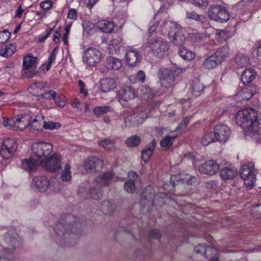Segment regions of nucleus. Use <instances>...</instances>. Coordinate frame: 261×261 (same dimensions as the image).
<instances>
[{
	"mask_svg": "<svg viewBox=\"0 0 261 261\" xmlns=\"http://www.w3.org/2000/svg\"><path fill=\"white\" fill-rule=\"evenodd\" d=\"M237 124L246 132L254 134L261 133V114L249 108L239 111L236 115Z\"/></svg>",
	"mask_w": 261,
	"mask_h": 261,
	"instance_id": "nucleus-1",
	"label": "nucleus"
},
{
	"mask_svg": "<svg viewBox=\"0 0 261 261\" xmlns=\"http://www.w3.org/2000/svg\"><path fill=\"white\" fill-rule=\"evenodd\" d=\"M159 29H161V33H165V31L169 29L168 37L174 44L181 46L185 41L186 38L182 33V29L180 25L176 22L172 21L169 19H165L162 21Z\"/></svg>",
	"mask_w": 261,
	"mask_h": 261,
	"instance_id": "nucleus-2",
	"label": "nucleus"
},
{
	"mask_svg": "<svg viewBox=\"0 0 261 261\" xmlns=\"http://www.w3.org/2000/svg\"><path fill=\"white\" fill-rule=\"evenodd\" d=\"M75 224L71 223L64 224L61 222L57 223L54 228L57 234V239L64 245L69 244L74 238L76 230Z\"/></svg>",
	"mask_w": 261,
	"mask_h": 261,
	"instance_id": "nucleus-3",
	"label": "nucleus"
},
{
	"mask_svg": "<svg viewBox=\"0 0 261 261\" xmlns=\"http://www.w3.org/2000/svg\"><path fill=\"white\" fill-rule=\"evenodd\" d=\"M5 242L8 246L0 245V261H10L7 256L11 254L13 250L21 245V239L16 232L9 233L5 237Z\"/></svg>",
	"mask_w": 261,
	"mask_h": 261,
	"instance_id": "nucleus-4",
	"label": "nucleus"
},
{
	"mask_svg": "<svg viewBox=\"0 0 261 261\" xmlns=\"http://www.w3.org/2000/svg\"><path fill=\"white\" fill-rule=\"evenodd\" d=\"M43 117L40 115H37L31 122V124L35 127L40 126V121H42ZM14 124L15 130H22L31 124V117L27 114H20L14 117Z\"/></svg>",
	"mask_w": 261,
	"mask_h": 261,
	"instance_id": "nucleus-5",
	"label": "nucleus"
},
{
	"mask_svg": "<svg viewBox=\"0 0 261 261\" xmlns=\"http://www.w3.org/2000/svg\"><path fill=\"white\" fill-rule=\"evenodd\" d=\"M148 116L145 111L141 108L134 109L132 114L124 118L125 127H136L142 124Z\"/></svg>",
	"mask_w": 261,
	"mask_h": 261,
	"instance_id": "nucleus-6",
	"label": "nucleus"
},
{
	"mask_svg": "<svg viewBox=\"0 0 261 261\" xmlns=\"http://www.w3.org/2000/svg\"><path fill=\"white\" fill-rule=\"evenodd\" d=\"M146 48L155 56L163 57L169 49V45L161 38H155L147 41Z\"/></svg>",
	"mask_w": 261,
	"mask_h": 261,
	"instance_id": "nucleus-7",
	"label": "nucleus"
},
{
	"mask_svg": "<svg viewBox=\"0 0 261 261\" xmlns=\"http://www.w3.org/2000/svg\"><path fill=\"white\" fill-rule=\"evenodd\" d=\"M37 58L33 57L32 54H29L23 59L22 76L23 77L30 78L33 77L36 73Z\"/></svg>",
	"mask_w": 261,
	"mask_h": 261,
	"instance_id": "nucleus-8",
	"label": "nucleus"
},
{
	"mask_svg": "<svg viewBox=\"0 0 261 261\" xmlns=\"http://www.w3.org/2000/svg\"><path fill=\"white\" fill-rule=\"evenodd\" d=\"M82 59L84 63L93 66L100 62L102 54L98 49L95 47H88L84 51Z\"/></svg>",
	"mask_w": 261,
	"mask_h": 261,
	"instance_id": "nucleus-9",
	"label": "nucleus"
},
{
	"mask_svg": "<svg viewBox=\"0 0 261 261\" xmlns=\"http://www.w3.org/2000/svg\"><path fill=\"white\" fill-rule=\"evenodd\" d=\"M208 16L211 19L223 22L227 21L230 15L227 10L221 6H212L209 8Z\"/></svg>",
	"mask_w": 261,
	"mask_h": 261,
	"instance_id": "nucleus-10",
	"label": "nucleus"
},
{
	"mask_svg": "<svg viewBox=\"0 0 261 261\" xmlns=\"http://www.w3.org/2000/svg\"><path fill=\"white\" fill-rule=\"evenodd\" d=\"M254 166L252 163H248L242 167L241 176L247 187H252L256 181Z\"/></svg>",
	"mask_w": 261,
	"mask_h": 261,
	"instance_id": "nucleus-11",
	"label": "nucleus"
},
{
	"mask_svg": "<svg viewBox=\"0 0 261 261\" xmlns=\"http://www.w3.org/2000/svg\"><path fill=\"white\" fill-rule=\"evenodd\" d=\"M32 150L34 155L41 160L50 156L53 146L45 142H36L32 145Z\"/></svg>",
	"mask_w": 261,
	"mask_h": 261,
	"instance_id": "nucleus-12",
	"label": "nucleus"
},
{
	"mask_svg": "<svg viewBox=\"0 0 261 261\" xmlns=\"http://www.w3.org/2000/svg\"><path fill=\"white\" fill-rule=\"evenodd\" d=\"M41 166L45 170L55 172L61 168L60 159L56 154H51L48 157L40 160Z\"/></svg>",
	"mask_w": 261,
	"mask_h": 261,
	"instance_id": "nucleus-13",
	"label": "nucleus"
},
{
	"mask_svg": "<svg viewBox=\"0 0 261 261\" xmlns=\"http://www.w3.org/2000/svg\"><path fill=\"white\" fill-rule=\"evenodd\" d=\"M17 144L14 139L6 138L4 140L0 149V154L5 159L9 158L16 151Z\"/></svg>",
	"mask_w": 261,
	"mask_h": 261,
	"instance_id": "nucleus-14",
	"label": "nucleus"
},
{
	"mask_svg": "<svg viewBox=\"0 0 261 261\" xmlns=\"http://www.w3.org/2000/svg\"><path fill=\"white\" fill-rule=\"evenodd\" d=\"M103 166V162L99 158L91 156L88 158L84 164V168L87 172L91 173L98 171Z\"/></svg>",
	"mask_w": 261,
	"mask_h": 261,
	"instance_id": "nucleus-15",
	"label": "nucleus"
},
{
	"mask_svg": "<svg viewBox=\"0 0 261 261\" xmlns=\"http://www.w3.org/2000/svg\"><path fill=\"white\" fill-rule=\"evenodd\" d=\"M159 78L161 86L164 87H171L175 84V75L173 71L168 68L161 71Z\"/></svg>",
	"mask_w": 261,
	"mask_h": 261,
	"instance_id": "nucleus-16",
	"label": "nucleus"
},
{
	"mask_svg": "<svg viewBox=\"0 0 261 261\" xmlns=\"http://www.w3.org/2000/svg\"><path fill=\"white\" fill-rule=\"evenodd\" d=\"M141 57L139 51L132 46L125 49V59L129 66H137L141 60Z\"/></svg>",
	"mask_w": 261,
	"mask_h": 261,
	"instance_id": "nucleus-17",
	"label": "nucleus"
},
{
	"mask_svg": "<svg viewBox=\"0 0 261 261\" xmlns=\"http://www.w3.org/2000/svg\"><path fill=\"white\" fill-rule=\"evenodd\" d=\"M137 95V93L135 90L129 86L120 87L118 92V98L120 102L132 100L136 98Z\"/></svg>",
	"mask_w": 261,
	"mask_h": 261,
	"instance_id": "nucleus-18",
	"label": "nucleus"
},
{
	"mask_svg": "<svg viewBox=\"0 0 261 261\" xmlns=\"http://www.w3.org/2000/svg\"><path fill=\"white\" fill-rule=\"evenodd\" d=\"M213 134L217 141L225 142L230 136V130L226 125L220 124L215 126Z\"/></svg>",
	"mask_w": 261,
	"mask_h": 261,
	"instance_id": "nucleus-19",
	"label": "nucleus"
},
{
	"mask_svg": "<svg viewBox=\"0 0 261 261\" xmlns=\"http://www.w3.org/2000/svg\"><path fill=\"white\" fill-rule=\"evenodd\" d=\"M219 170V165L214 160L206 161L199 167L200 172L209 175H215Z\"/></svg>",
	"mask_w": 261,
	"mask_h": 261,
	"instance_id": "nucleus-20",
	"label": "nucleus"
},
{
	"mask_svg": "<svg viewBox=\"0 0 261 261\" xmlns=\"http://www.w3.org/2000/svg\"><path fill=\"white\" fill-rule=\"evenodd\" d=\"M51 186L48 179L44 176H36L33 178L31 182L32 188L41 192L45 191Z\"/></svg>",
	"mask_w": 261,
	"mask_h": 261,
	"instance_id": "nucleus-21",
	"label": "nucleus"
},
{
	"mask_svg": "<svg viewBox=\"0 0 261 261\" xmlns=\"http://www.w3.org/2000/svg\"><path fill=\"white\" fill-rule=\"evenodd\" d=\"M117 87L116 80L112 77H106L99 81V89L104 93H108L115 89Z\"/></svg>",
	"mask_w": 261,
	"mask_h": 261,
	"instance_id": "nucleus-22",
	"label": "nucleus"
},
{
	"mask_svg": "<svg viewBox=\"0 0 261 261\" xmlns=\"http://www.w3.org/2000/svg\"><path fill=\"white\" fill-rule=\"evenodd\" d=\"M255 86H249L243 88L236 95L238 100H249L256 92Z\"/></svg>",
	"mask_w": 261,
	"mask_h": 261,
	"instance_id": "nucleus-23",
	"label": "nucleus"
},
{
	"mask_svg": "<svg viewBox=\"0 0 261 261\" xmlns=\"http://www.w3.org/2000/svg\"><path fill=\"white\" fill-rule=\"evenodd\" d=\"M128 179L125 182L124 189L129 193H133L135 190V181L138 178V175L134 171H129L128 173Z\"/></svg>",
	"mask_w": 261,
	"mask_h": 261,
	"instance_id": "nucleus-24",
	"label": "nucleus"
},
{
	"mask_svg": "<svg viewBox=\"0 0 261 261\" xmlns=\"http://www.w3.org/2000/svg\"><path fill=\"white\" fill-rule=\"evenodd\" d=\"M113 178V173L108 172L98 175L95 179V182L101 187H106L112 182Z\"/></svg>",
	"mask_w": 261,
	"mask_h": 261,
	"instance_id": "nucleus-25",
	"label": "nucleus"
},
{
	"mask_svg": "<svg viewBox=\"0 0 261 261\" xmlns=\"http://www.w3.org/2000/svg\"><path fill=\"white\" fill-rule=\"evenodd\" d=\"M96 26L103 33H110L114 28L113 21L107 20H100L96 23Z\"/></svg>",
	"mask_w": 261,
	"mask_h": 261,
	"instance_id": "nucleus-26",
	"label": "nucleus"
},
{
	"mask_svg": "<svg viewBox=\"0 0 261 261\" xmlns=\"http://www.w3.org/2000/svg\"><path fill=\"white\" fill-rule=\"evenodd\" d=\"M156 142L154 140H152L146 147H145L142 151V159L146 163L148 162L150 156L153 154Z\"/></svg>",
	"mask_w": 261,
	"mask_h": 261,
	"instance_id": "nucleus-27",
	"label": "nucleus"
},
{
	"mask_svg": "<svg viewBox=\"0 0 261 261\" xmlns=\"http://www.w3.org/2000/svg\"><path fill=\"white\" fill-rule=\"evenodd\" d=\"M105 66L109 69L118 70L122 67V63L119 59L109 56L106 59Z\"/></svg>",
	"mask_w": 261,
	"mask_h": 261,
	"instance_id": "nucleus-28",
	"label": "nucleus"
},
{
	"mask_svg": "<svg viewBox=\"0 0 261 261\" xmlns=\"http://www.w3.org/2000/svg\"><path fill=\"white\" fill-rule=\"evenodd\" d=\"M175 178H177L176 181L177 182L182 181L183 182L187 183L188 185H191L192 183V179L194 178L191 175L188 174H179L178 175H174L171 176L170 181L173 182V186H175Z\"/></svg>",
	"mask_w": 261,
	"mask_h": 261,
	"instance_id": "nucleus-29",
	"label": "nucleus"
},
{
	"mask_svg": "<svg viewBox=\"0 0 261 261\" xmlns=\"http://www.w3.org/2000/svg\"><path fill=\"white\" fill-rule=\"evenodd\" d=\"M237 174V170L232 167H225L220 171V176L224 180L234 178Z\"/></svg>",
	"mask_w": 261,
	"mask_h": 261,
	"instance_id": "nucleus-30",
	"label": "nucleus"
},
{
	"mask_svg": "<svg viewBox=\"0 0 261 261\" xmlns=\"http://www.w3.org/2000/svg\"><path fill=\"white\" fill-rule=\"evenodd\" d=\"M38 165L37 162L33 158L24 159L21 161V168L29 171H33L36 170Z\"/></svg>",
	"mask_w": 261,
	"mask_h": 261,
	"instance_id": "nucleus-31",
	"label": "nucleus"
},
{
	"mask_svg": "<svg viewBox=\"0 0 261 261\" xmlns=\"http://www.w3.org/2000/svg\"><path fill=\"white\" fill-rule=\"evenodd\" d=\"M255 71L252 68L245 69L241 75V80L244 84H247L255 77Z\"/></svg>",
	"mask_w": 261,
	"mask_h": 261,
	"instance_id": "nucleus-32",
	"label": "nucleus"
},
{
	"mask_svg": "<svg viewBox=\"0 0 261 261\" xmlns=\"http://www.w3.org/2000/svg\"><path fill=\"white\" fill-rule=\"evenodd\" d=\"M220 63V62L218 61V59L214 55L205 59L202 66L206 69H213L215 68Z\"/></svg>",
	"mask_w": 261,
	"mask_h": 261,
	"instance_id": "nucleus-33",
	"label": "nucleus"
},
{
	"mask_svg": "<svg viewBox=\"0 0 261 261\" xmlns=\"http://www.w3.org/2000/svg\"><path fill=\"white\" fill-rule=\"evenodd\" d=\"M16 46L15 44L11 43L0 49V56L4 57L11 56L16 51Z\"/></svg>",
	"mask_w": 261,
	"mask_h": 261,
	"instance_id": "nucleus-34",
	"label": "nucleus"
},
{
	"mask_svg": "<svg viewBox=\"0 0 261 261\" xmlns=\"http://www.w3.org/2000/svg\"><path fill=\"white\" fill-rule=\"evenodd\" d=\"M235 62L237 66L240 67H244L249 64V58L242 54H238L235 58Z\"/></svg>",
	"mask_w": 261,
	"mask_h": 261,
	"instance_id": "nucleus-35",
	"label": "nucleus"
},
{
	"mask_svg": "<svg viewBox=\"0 0 261 261\" xmlns=\"http://www.w3.org/2000/svg\"><path fill=\"white\" fill-rule=\"evenodd\" d=\"M120 46V42L119 39H113L110 42L108 46L110 54L114 55L118 53L119 51Z\"/></svg>",
	"mask_w": 261,
	"mask_h": 261,
	"instance_id": "nucleus-36",
	"label": "nucleus"
},
{
	"mask_svg": "<svg viewBox=\"0 0 261 261\" xmlns=\"http://www.w3.org/2000/svg\"><path fill=\"white\" fill-rule=\"evenodd\" d=\"M215 56L220 63L229 57V50L227 47L223 46L218 49L215 54Z\"/></svg>",
	"mask_w": 261,
	"mask_h": 261,
	"instance_id": "nucleus-37",
	"label": "nucleus"
},
{
	"mask_svg": "<svg viewBox=\"0 0 261 261\" xmlns=\"http://www.w3.org/2000/svg\"><path fill=\"white\" fill-rule=\"evenodd\" d=\"M179 56L185 60H191L195 58V54L185 47H181L178 51Z\"/></svg>",
	"mask_w": 261,
	"mask_h": 261,
	"instance_id": "nucleus-38",
	"label": "nucleus"
},
{
	"mask_svg": "<svg viewBox=\"0 0 261 261\" xmlns=\"http://www.w3.org/2000/svg\"><path fill=\"white\" fill-rule=\"evenodd\" d=\"M71 166L66 164L64 167L61 175V179L63 181H69L71 179Z\"/></svg>",
	"mask_w": 261,
	"mask_h": 261,
	"instance_id": "nucleus-39",
	"label": "nucleus"
},
{
	"mask_svg": "<svg viewBox=\"0 0 261 261\" xmlns=\"http://www.w3.org/2000/svg\"><path fill=\"white\" fill-rule=\"evenodd\" d=\"M186 18L189 19L195 20L202 23H203L206 20V18L204 15H198L194 12H187Z\"/></svg>",
	"mask_w": 261,
	"mask_h": 261,
	"instance_id": "nucleus-40",
	"label": "nucleus"
},
{
	"mask_svg": "<svg viewBox=\"0 0 261 261\" xmlns=\"http://www.w3.org/2000/svg\"><path fill=\"white\" fill-rule=\"evenodd\" d=\"M176 136H166L160 141V144L161 147L170 148L173 145V142L176 138Z\"/></svg>",
	"mask_w": 261,
	"mask_h": 261,
	"instance_id": "nucleus-41",
	"label": "nucleus"
},
{
	"mask_svg": "<svg viewBox=\"0 0 261 261\" xmlns=\"http://www.w3.org/2000/svg\"><path fill=\"white\" fill-rule=\"evenodd\" d=\"M154 93L151 89L148 87H142L140 89V95L142 99L147 100L153 96Z\"/></svg>",
	"mask_w": 261,
	"mask_h": 261,
	"instance_id": "nucleus-42",
	"label": "nucleus"
},
{
	"mask_svg": "<svg viewBox=\"0 0 261 261\" xmlns=\"http://www.w3.org/2000/svg\"><path fill=\"white\" fill-rule=\"evenodd\" d=\"M98 143L100 146L106 150H111L114 149L115 142L113 140L105 139L98 141Z\"/></svg>",
	"mask_w": 261,
	"mask_h": 261,
	"instance_id": "nucleus-43",
	"label": "nucleus"
},
{
	"mask_svg": "<svg viewBox=\"0 0 261 261\" xmlns=\"http://www.w3.org/2000/svg\"><path fill=\"white\" fill-rule=\"evenodd\" d=\"M141 141L140 138L137 135H133L125 140V143L127 146L136 147L138 146Z\"/></svg>",
	"mask_w": 261,
	"mask_h": 261,
	"instance_id": "nucleus-44",
	"label": "nucleus"
},
{
	"mask_svg": "<svg viewBox=\"0 0 261 261\" xmlns=\"http://www.w3.org/2000/svg\"><path fill=\"white\" fill-rule=\"evenodd\" d=\"M216 139L213 133L205 134L201 139V143L203 146H207L210 143L216 141Z\"/></svg>",
	"mask_w": 261,
	"mask_h": 261,
	"instance_id": "nucleus-45",
	"label": "nucleus"
},
{
	"mask_svg": "<svg viewBox=\"0 0 261 261\" xmlns=\"http://www.w3.org/2000/svg\"><path fill=\"white\" fill-rule=\"evenodd\" d=\"M110 109V107L107 106L96 107L94 109L93 112L95 115L100 116L109 112Z\"/></svg>",
	"mask_w": 261,
	"mask_h": 261,
	"instance_id": "nucleus-46",
	"label": "nucleus"
},
{
	"mask_svg": "<svg viewBox=\"0 0 261 261\" xmlns=\"http://www.w3.org/2000/svg\"><path fill=\"white\" fill-rule=\"evenodd\" d=\"M213 250L215 252L217 251L216 249L215 248H212L210 247L206 248L205 246L203 244H199L197 246H196L194 248V251L197 253H200L201 254H202L203 253H206L207 252L209 251L210 250Z\"/></svg>",
	"mask_w": 261,
	"mask_h": 261,
	"instance_id": "nucleus-47",
	"label": "nucleus"
},
{
	"mask_svg": "<svg viewBox=\"0 0 261 261\" xmlns=\"http://www.w3.org/2000/svg\"><path fill=\"white\" fill-rule=\"evenodd\" d=\"M43 88V85L40 83H35L32 84L29 88L30 92L34 95H38Z\"/></svg>",
	"mask_w": 261,
	"mask_h": 261,
	"instance_id": "nucleus-48",
	"label": "nucleus"
},
{
	"mask_svg": "<svg viewBox=\"0 0 261 261\" xmlns=\"http://www.w3.org/2000/svg\"><path fill=\"white\" fill-rule=\"evenodd\" d=\"M230 37V35L229 34V32L228 31H223L217 33L216 34L215 39H216L219 42H222L226 40Z\"/></svg>",
	"mask_w": 261,
	"mask_h": 261,
	"instance_id": "nucleus-49",
	"label": "nucleus"
},
{
	"mask_svg": "<svg viewBox=\"0 0 261 261\" xmlns=\"http://www.w3.org/2000/svg\"><path fill=\"white\" fill-rule=\"evenodd\" d=\"M43 126L46 129H54L60 128L61 125L57 122L43 121Z\"/></svg>",
	"mask_w": 261,
	"mask_h": 261,
	"instance_id": "nucleus-50",
	"label": "nucleus"
},
{
	"mask_svg": "<svg viewBox=\"0 0 261 261\" xmlns=\"http://www.w3.org/2000/svg\"><path fill=\"white\" fill-rule=\"evenodd\" d=\"M54 100H55L56 105L60 108H63L66 105L65 97L63 95H58L57 94Z\"/></svg>",
	"mask_w": 261,
	"mask_h": 261,
	"instance_id": "nucleus-51",
	"label": "nucleus"
},
{
	"mask_svg": "<svg viewBox=\"0 0 261 261\" xmlns=\"http://www.w3.org/2000/svg\"><path fill=\"white\" fill-rule=\"evenodd\" d=\"M192 88L194 92H199L203 90L204 86L198 79L193 81Z\"/></svg>",
	"mask_w": 261,
	"mask_h": 261,
	"instance_id": "nucleus-52",
	"label": "nucleus"
},
{
	"mask_svg": "<svg viewBox=\"0 0 261 261\" xmlns=\"http://www.w3.org/2000/svg\"><path fill=\"white\" fill-rule=\"evenodd\" d=\"M58 50V49L57 47L55 48L54 49L52 53L50 54V56L49 57L48 63L46 66V70H49L51 65L55 61L56 58V56L57 55Z\"/></svg>",
	"mask_w": 261,
	"mask_h": 261,
	"instance_id": "nucleus-53",
	"label": "nucleus"
},
{
	"mask_svg": "<svg viewBox=\"0 0 261 261\" xmlns=\"http://www.w3.org/2000/svg\"><path fill=\"white\" fill-rule=\"evenodd\" d=\"M2 123L5 127H8L9 129L15 130L14 124V117L11 119H9L6 117L4 118Z\"/></svg>",
	"mask_w": 261,
	"mask_h": 261,
	"instance_id": "nucleus-54",
	"label": "nucleus"
},
{
	"mask_svg": "<svg viewBox=\"0 0 261 261\" xmlns=\"http://www.w3.org/2000/svg\"><path fill=\"white\" fill-rule=\"evenodd\" d=\"M84 31L88 34L92 33L94 29L93 23L89 21H85L83 24Z\"/></svg>",
	"mask_w": 261,
	"mask_h": 261,
	"instance_id": "nucleus-55",
	"label": "nucleus"
},
{
	"mask_svg": "<svg viewBox=\"0 0 261 261\" xmlns=\"http://www.w3.org/2000/svg\"><path fill=\"white\" fill-rule=\"evenodd\" d=\"M10 33L7 30H4L0 31V44L6 42L10 38Z\"/></svg>",
	"mask_w": 261,
	"mask_h": 261,
	"instance_id": "nucleus-56",
	"label": "nucleus"
},
{
	"mask_svg": "<svg viewBox=\"0 0 261 261\" xmlns=\"http://www.w3.org/2000/svg\"><path fill=\"white\" fill-rule=\"evenodd\" d=\"M191 117H186L184 118L183 120L179 123L178 126L176 127L175 130L173 132H175L178 130L179 129H181L185 128L187 125L189 123Z\"/></svg>",
	"mask_w": 261,
	"mask_h": 261,
	"instance_id": "nucleus-57",
	"label": "nucleus"
},
{
	"mask_svg": "<svg viewBox=\"0 0 261 261\" xmlns=\"http://www.w3.org/2000/svg\"><path fill=\"white\" fill-rule=\"evenodd\" d=\"M89 194L92 198L94 199H98L100 198L102 193L100 190H98L96 189H92L91 191H89Z\"/></svg>",
	"mask_w": 261,
	"mask_h": 261,
	"instance_id": "nucleus-58",
	"label": "nucleus"
},
{
	"mask_svg": "<svg viewBox=\"0 0 261 261\" xmlns=\"http://www.w3.org/2000/svg\"><path fill=\"white\" fill-rule=\"evenodd\" d=\"M189 38L193 42H199L203 38V36L199 33H191L189 35Z\"/></svg>",
	"mask_w": 261,
	"mask_h": 261,
	"instance_id": "nucleus-59",
	"label": "nucleus"
},
{
	"mask_svg": "<svg viewBox=\"0 0 261 261\" xmlns=\"http://www.w3.org/2000/svg\"><path fill=\"white\" fill-rule=\"evenodd\" d=\"M219 186V182L215 180H211L205 183V187L208 189H216Z\"/></svg>",
	"mask_w": 261,
	"mask_h": 261,
	"instance_id": "nucleus-60",
	"label": "nucleus"
},
{
	"mask_svg": "<svg viewBox=\"0 0 261 261\" xmlns=\"http://www.w3.org/2000/svg\"><path fill=\"white\" fill-rule=\"evenodd\" d=\"M78 85L80 88V92L84 95V96H86L88 94V90L85 87V84L81 80H79L78 82Z\"/></svg>",
	"mask_w": 261,
	"mask_h": 261,
	"instance_id": "nucleus-61",
	"label": "nucleus"
},
{
	"mask_svg": "<svg viewBox=\"0 0 261 261\" xmlns=\"http://www.w3.org/2000/svg\"><path fill=\"white\" fill-rule=\"evenodd\" d=\"M56 95L57 93L55 91L49 90L43 94V97L44 98L50 100L55 98Z\"/></svg>",
	"mask_w": 261,
	"mask_h": 261,
	"instance_id": "nucleus-62",
	"label": "nucleus"
},
{
	"mask_svg": "<svg viewBox=\"0 0 261 261\" xmlns=\"http://www.w3.org/2000/svg\"><path fill=\"white\" fill-rule=\"evenodd\" d=\"M68 18L72 20H76L77 19V11L74 9H70L68 13Z\"/></svg>",
	"mask_w": 261,
	"mask_h": 261,
	"instance_id": "nucleus-63",
	"label": "nucleus"
},
{
	"mask_svg": "<svg viewBox=\"0 0 261 261\" xmlns=\"http://www.w3.org/2000/svg\"><path fill=\"white\" fill-rule=\"evenodd\" d=\"M53 31V29H51L49 30L46 31L43 33H42L39 38V41L40 42H42L44 41L48 37V36L50 34L51 32Z\"/></svg>",
	"mask_w": 261,
	"mask_h": 261,
	"instance_id": "nucleus-64",
	"label": "nucleus"
}]
</instances>
